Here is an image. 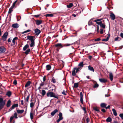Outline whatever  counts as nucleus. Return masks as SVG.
<instances>
[{"label": "nucleus", "instance_id": "680f3d73", "mask_svg": "<svg viewBox=\"0 0 123 123\" xmlns=\"http://www.w3.org/2000/svg\"><path fill=\"white\" fill-rule=\"evenodd\" d=\"M100 33L101 34H102L103 33V30L102 29H101L100 30Z\"/></svg>", "mask_w": 123, "mask_h": 123}, {"label": "nucleus", "instance_id": "9b49d317", "mask_svg": "<svg viewBox=\"0 0 123 123\" xmlns=\"http://www.w3.org/2000/svg\"><path fill=\"white\" fill-rule=\"evenodd\" d=\"M19 25L17 23L14 24L12 25V27L14 28L17 29L19 26Z\"/></svg>", "mask_w": 123, "mask_h": 123}, {"label": "nucleus", "instance_id": "f3484780", "mask_svg": "<svg viewBox=\"0 0 123 123\" xmlns=\"http://www.w3.org/2000/svg\"><path fill=\"white\" fill-rule=\"evenodd\" d=\"M110 37V34L109 33L108 34V36L107 37V38L106 39H102V41H105V42L108 41Z\"/></svg>", "mask_w": 123, "mask_h": 123}, {"label": "nucleus", "instance_id": "5701e85b", "mask_svg": "<svg viewBox=\"0 0 123 123\" xmlns=\"http://www.w3.org/2000/svg\"><path fill=\"white\" fill-rule=\"evenodd\" d=\"M31 83V82L30 81H28L26 82L25 86V87H27L30 85Z\"/></svg>", "mask_w": 123, "mask_h": 123}, {"label": "nucleus", "instance_id": "f257e3e1", "mask_svg": "<svg viewBox=\"0 0 123 123\" xmlns=\"http://www.w3.org/2000/svg\"><path fill=\"white\" fill-rule=\"evenodd\" d=\"M34 36L28 35L27 37V38L31 41V43L30 44V47H32L34 46L35 45Z\"/></svg>", "mask_w": 123, "mask_h": 123}, {"label": "nucleus", "instance_id": "de8ad7c7", "mask_svg": "<svg viewBox=\"0 0 123 123\" xmlns=\"http://www.w3.org/2000/svg\"><path fill=\"white\" fill-rule=\"evenodd\" d=\"M13 117H15L16 118H18V117L17 113L15 112L14 114V116H13Z\"/></svg>", "mask_w": 123, "mask_h": 123}, {"label": "nucleus", "instance_id": "a19ab883", "mask_svg": "<svg viewBox=\"0 0 123 123\" xmlns=\"http://www.w3.org/2000/svg\"><path fill=\"white\" fill-rule=\"evenodd\" d=\"M17 1L18 0H16L14 3H13L11 7L13 8L15 6V5L16 4V3L17 2Z\"/></svg>", "mask_w": 123, "mask_h": 123}, {"label": "nucleus", "instance_id": "393cba45", "mask_svg": "<svg viewBox=\"0 0 123 123\" xmlns=\"http://www.w3.org/2000/svg\"><path fill=\"white\" fill-rule=\"evenodd\" d=\"M51 68V66L49 65H48L46 66V69L47 70H49Z\"/></svg>", "mask_w": 123, "mask_h": 123}, {"label": "nucleus", "instance_id": "58836bf2", "mask_svg": "<svg viewBox=\"0 0 123 123\" xmlns=\"http://www.w3.org/2000/svg\"><path fill=\"white\" fill-rule=\"evenodd\" d=\"M30 93L29 95H28L27 97L26 98V99H25V101H26L27 102H28L29 101V97L30 96Z\"/></svg>", "mask_w": 123, "mask_h": 123}, {"label": "nucleus", "instance_id": "5fc2aeb1", "mask_svg": "<svg viewBox=\"0 0 123 123\" xmlns=\"http://www.w3.org/2000/svg\"><path fill=\"white\" fill-rule=\"evenodd\" d=\"M21 16H17V21H18L20 20L21 19Z\"/></svg>", "mask_w": 123, "mask_h": 123}, {"label": "nucleus", "instance_id": "79ce46f5", "mask_svg": "<svg viewBox=\"0 0 123 123\" xmlns=\"http://www.w3.org/2000/svg\"><path fill=\"white\" fill-rule=\"evenodd\" d=\"M121 38L119 37H117L115 38L114 40L115 41H119L121 40Z\"/></svg>", "mask_w": 123, "mask_h": 123}, {"label": "nucleus", "instance_id": "0eeeda50", "mask_svg": "<svg viewBox=\"0 0 123 123\" xmlns=\"http://www.w3.org/2000/svg\"><path fill=\"white\" fill-rule=\"evenodd\" d=\"M59 118L57 120V122L59 123L61 120H62L63 119L62 117V113L60 112L59 114Z\"/></svg>", "mask_w": 123, "mask_h": 123}, {"label": "nucleus", "instance_id": "aec40b11", "mask_svg": "<svg viewBox=\"0 0 123 123\" xmlns=\"http://www.w3.org/2000/svg\"><path fill=\"white\" fill-rule=\"evenodd\" d=\"M92 19H91L88 22V25L89 26L91 25H94V23H93V22L94 21H91V20H92Z\"/></svg>", "mask_w": 123, "mask_h": 123}, {"label": "nucleus", "instance_id": "8fccbe9b", "mask_svg": "<svg viewBox=\"0 0 123 123\" xmlns=\"http://www.w3.org/2000/svg\"><path fill=\"white\" fill-rule=\"evenodd\" d=\"M67 92H66L65 90H63V92H62V93L63 94L65 95H66L67 94Z\"/></svg>", "mask_w": 123, "mask_h": 123}, {"label": "nucleus", "instance_id": "6e6d98bb", "mask_svg": "<svg viewBox=\"0 0 123 123\" xmlns=\"http://www.w3.org/2000/svg\"><path fill=\"white\" fill-rule=\"evenodd\" d=\"M13 84L16 85L17 84V81L16 80H15L13 81Z\"/></svg>", "mask_w": 123, "mask_h": 123}, {"label": "nucleus", "instance_id": "c85d7f7f", "mask_svg": "<svg viewBox=\"0 0 123 123\" xmlns=\"http://www.w3.org/2000/svg\"><path fill=\"white\" fill-rule=\"evenodd\" d=\"M29 46L27 44L25 45L24 47L23 48V50L24 51H25L26 49L29 48Z\"/></svg>", "mask_w": 123, "mask_h": 123}, {"label": "nucleus", "instance_id": "2eb2a0df", "mask_svg": "<svg viewBox=\"0 0 123 123\" xmlns=\"http://www.w3.org/2000/svg\"><path fill=\"white\" fill-rule=\"evenodd\" d=\"M80 101L81 103L83 104V95L82 92H80Z\"/></svg>", "mask_w": 123, "mask_h": 123}, {"label": "nucleus", "instance_id": "412c9836", "mask_svg": "<svg viewBox=\"0 0 123 123\" xmlns=\"http://www.w3.org/2000/svg\"><path fill=\"white\" fill-rule=\"evenodd\" d=\"M84 65L83 62H81L78 64V66H79L78 67L80 68L81 69L83 67Z\"/></svg>", "mask_w": 123, "mask_h": 123}, {"label": "nucleus", "instance_id": "f8f14e48", "mask_svg": "<svg viewBox=\"0 0 123 123\" xmlns=\"http://www.w3.org/2000/svg\"><path fill=\"white\" fill-rule=\"evenodd\" d=\"M99 80L100 82L102 83H105L107 81V79L104 78H99Z\"/></svg>", "mask_w": 123, "mask_h": 123}, {"label": "nucleus", "instance_id": "4c0bfd02", "mask_svg": "<svg viewBox=\"0 0 123 123\" xmlns=\"http://www.w3.org/2000/svg\"><path fill=\"white\" fill-rule=\"evenodd\" d=\"M103 19V18H100V19H96L94 20V22H95L96 23L97 22H98V21H100L102 20Z\"/></svg>", "mask_w": 123, "mask_h": 123}, {"label": "nucleus", "instance_id": "b1692460", "mask_svg": "<svg viewBox=\"0 0 123 123\" xmlns=\"http://www.w3.org/2000/svg\"><path fill=\"white\" fill-rule=\"evenodd\" d=\"M88 69L90 71H92L93 72H94V70L93 68L92 67H91L90 66H89L88 67Z\"/></svg>", "mask_w": 123, "mask_h": 123}, {"label": "nucleus", "instance_id": "4468645a", "mask_svg": "<svg viewBox=\"0 0 123 123\" xmlns=\"http://www.w3.org/2000/svg\"><path fill=\"white\" fill-rule=\"evenodd\" d=\"M18 39V38L17 37H15L12 40V42L13 44H11V46H13L15 45V40H17Z\"/></svg>", "mask_w": 123, "mask_h": 123}, {"label": "nucleus", "instance_id": "774afa93", "mask_svg": "<svg viewBox=\"0 0 123 123\" xmlns=\"http://www.w3.org/2000/svg\"><path fill=\"white\" fill-rule=\"evenodd\" d=\"M120 82L122 83H123V78H122L120 80Z\"/></svg>", "mask_w": 123, "mask_h": 123}, {"label": "nucleus", "instance_id": "864d4df0", "mask_svg": "<svg viewBox=\"0 0 123 123\" xmlns=\"http://www.w3.org/2000/svg\"><path fill=\"white\" fill-rule=\"evenodd\" d=\"M14 117L11 116V117L10 119V122L11 123L12 122V121Z\"/></svg>", "mask_w": 123, "mask_h": 123}, {"label": "nucleus", "instance_id": "4be33fe9", "mask_svg": "<svg viewBox=\"0 0 123 123\" xmlns=\"http://www.w3.org/2000/svg\"><path fill=\"white\" fill-rule=\"evenodd\" d=\"M17 112L18 114H21L24 111V110H17Z\"/></svg>", "mask_w": 123, "mask_h": 123}, {"label": "nucleus", "instance_id": "7c9ffc66", "mask_svg": "<svg viewBox=\"0 0 123 123\" xmlns=\"http://www.w3.org/2000/svg\"><path fill=\"white\" fill-rule=\"evenodd\" d=\"M109 78L110 80L112 81L113 80V75L112 73H110L109 74Z\"/></svg>", "mask_w": 123, "mask_h": 123}, {"label": "nucleus", "instance_id": "338daca9", "mask_svg": "<svg viewBox=\"0 0 123 123\" xmlns=\"http://www.w3.org/2000/svg\"><path fill=\"white\" fill-rule=\"evenodd\" d=\"M120 36L122 38H123V33H121Z\"/></svg>", "mask_w": 123, "mask_h": 123}, {"label": "nucleus", "instance_id": "72a5a7b5", "mask_svg": "<svg viewBox=\"0 0 123 123\" xmlns=\"http://www.w3.org/2000/svg\"><path fill=\"white\" fill-rule=\"evenodd\" d=\"M31 51L30 49H27L25 52V53L26 55H27L29 54V53Z\"/></svg>", "mask_w": 123, "mask_h": 123}, {"label": "nucleus", "instance_id": "a878e982", "mask_svg": "<svg viewBox=\"0 0 123 123\" xmlns=\"http://www.w3.org/2000/svg\"><path fill=\"white\" fill-rule=\"evenodd\" d=\"M112 120L111 118L110 117H109L106 119V121L107 122H111Z\"/></svg>", "mask_w": 123, "mask_h": 123}, {"label": "nucleus", "instance_id": "bf43d9fd", "mask_svg": "<svg viewBox=\"0 0 123 123\" xmlns=\"http://www.w3.org/2000/svg\"><path fill=\"white\" fill-rule=\"evenodd\" d=\"M41 15L40 14H39V15H34V16L37 18H38L39 16H40Z\"/></svg>", "mask_w": 123, "mask_h": 123}, {"label": "nucleus", "instance_id": "a211bd4d", "mask_svg": "<svg viewBox=\"0 0 123 123\" xmlns=\"http://www.w3.org/2000/svg\"><path fill=\"white\" fill-rule=\"evenodd\" d=\"M58 111V110L57 109H55L51 113V115L52 116H54L55 114Z\"/></svg>", "mask_w": 123, "mask_h": 123}, {"label": "nucleus", "instance_id": "bb28decb", "mask_svg": "<svg viewBox=\"0 0 123 123\" xmlns=\"http://www.w3.org/2000/svg\"><path fill=\"white\" fill-rule=\"evenodd\" d=\"M11 101L10 100H9L7 103L6 104V106L7 107H9L11 105Z\"/></svg>", "mask_w": 123, "mask_h": 123}, {"label": "nucleus", "instance_id": "052dcab7", "mask_svg": "<svg viewBox=\"0 0 123 123\" xmlns=\"http://www.w3.org/2000/svg\"><path fill=\"white\" fill-rule=\"evenodd\" d=\"M101 111L103 113H105L106 112L104 108L102 109L101 110Z\"/></svg>", "mask_w": 123, "mask_h": 123}, {"label": "nucleus", "instance_id": "3c124183", "mask_svg": "<svg viewBox=\"0 0 123 123\" xmlns=\"http://www.w3.org/2000/svg\"><path fill=\"white\" fill-rule=\"evenodd\" d=\"M51 81L53 82V83H55L56 82V80L55 79L53 78L52 79Z\"/></svg>", "mask_w": 123, "mask_h": 123}, {"label": "nucleus", "instance_id": "6ab92c4d", "mask_svg": "<svg viewBox=\"0 0 123 123\" xmlns=\"http://www.w3.org/2000/svg\"><path fill=\"white\" fill-rule=\"evenodd\" d=\"M93 109L94 110H95L96 111L99 112L101 114V113H102V112H101L99 110L98 108V107H93Z\"/></svg>", "mask_w": 123, "mask_h": 123}, {"label": "nucleus", "instance_id": "c9c22d12", "mask_svg": "<svg viewBox=\"0 0 123 123\" xmlns=\"http://www.w3.org/2000/svg\"><path fill=\"white\" fill-rule=\"evenodd\" d=\"M112 111L113 112L114 115L115 116H117V112L115 109H112Z\"/></svg>", "mask_w": 123, "mask_h": 123}, {"label": "nucleus", "instance_id": "e433bc0d", "mask_svg": "<svg viewBox=\"0 0 123 123\" xmlns=\"http://www.w3.org/2000/svg\"><path fill=\"white\" fill-rule=\"evenodd\" d=\"M13 8L12 7H11L9 10L8 13L9 14H10L13 11Z\"/></svg>", "mask_w": 123, "mask_h": 123}, {"label": "nucleus", "instance_id": "c756f323", "mask_svg": "<svg viewBox=\"0 0 123 123\" xmlns=\"http://www.w3.org/2000/svg\"><path fill=\"white\" fill-rule=\"evenodd\" d=\"M79 83V82L77 83H75L74 84L73 87L75 88H77L78 86V85Z\"/></svg>", "mask_w": 123, "mask_h": 123}, {"label": "nucleus", "instance_id": "9d476101", "mask_svg": "<svg viewBox=\"0 0 123 123\" xmlns=\"http://www.w3.org/2000/svg\"><path fill=\"white\" fill-rule=\"evenodd\" d=\"M35 33L36 35L38 36L41 33V31L37 28L35 29L34 30Z\"/></svg>", "mask_w": 123, "mask_h": 123}, {"label": "nucleus", "instance_id": "f704fd0d", "mask_svg": "<svg viewBox=\"0 0 123 123\" xmlns=\"http://www.w3.org/2000/svg\"><path fill=\"white\" fill-rule=\"evenodd\" d=\"M6 95L8 97H10L12 94L11 92L10 91H8L6 93Z\"/></svg>", "mask_w": 123, "mask_h": 123}, {"label": "nucleus", "instance_id": "39448f33", "mask_svg": "<svg viewBox=\"0 0 123 123\" xmlns=\"http://www.w3.org/2000/svg\"><path fill=\"white\" fill-rule=\"evenodd\" d=\"M73 70L72 71V75L73 76H75L76 75V73L77 72L81 69V68L78 67L77 68L76 67L74 68Z\"/></svg>", "mask_w": 123, "mask_h": 123}, {"label": "nucleus", "instance_id": "603ef678", "mask_svg": "<svg viewBox=\"0 0 123 123\" xmlns=\"http://www.w3.org/2000/svg\"><path fill=\"white\" fill-rule=\"evenodd\" d=\"M87 118H86V121L87 122V123H88L90 122V119L88 117H86Z\"/></svg>", "mask_w": 123, "mask_h": 123}, {"label": "nucleus", "instance_id": "49530a36", "mask_svg": "<svg viewBox=\"0 0 123 123\" xmlns=\"http://www.w3.org/2000/svg\"><path fill=\"white\" fill-rule=\"evenodd\" d=\"M99 86V85L97 83L95 84L93 86V87L94 88H96L98 87Z\"/></svg>", "mask_w": 123, "mask_h": 123}, {"label": "nucleus", "instance_id": "cd10ccee", "mask_svg": "<svg viewBox=\"0 0 123 123\" xmlns=\"http://www.w3.org/2000/svg\"><path fill=\"white\" fill-rule=\"evenodd\" d=\"M18 104H14L11 107L13 109H14L15 107H18Z\"/></svg>", "mask_w": 123, "mask_h": 123}, {"label": "nucleus", "instance_id": "f03ea898", "mask_svg": "<svg viewBox=\"0 0 123 123\" xmlns=\"http://www.w3.org/2000/svg\"><path fill=\"white\" fill-rule=\"evenodd\" d=\"M73 44H66L65 45L63 46L62 45L61 43H58L55 45V47H56V50L57 51H59L60 49L63 46H67L72 45Z\"/></svg>", "mask_w": 123, "mask_h": 123}, {"label": "nucleus", "instance_id": "69168bd1", "mask_svg": "<svg viewBox=\"0 0 123 123\" xmlns=\"http://www.w3.org/2000/svg\"><path fill=\"white\" fill-rule=\"evenodd\" d=\"M110 105H108L107 107H105V108L106 109H109L110 108Z\"/></svg>", "mask_w": 123, "mask_h": 123}, {"label": "nucleus", "instance_id": "7ed1b4c3", "mask_svg": "<svg viewBox=\"0 0 123 123\" xmlns=\"http://www.w3.org/2000/svg\"><path fill=\"white\" fill-rule=\"evenodd\" d=\"M47 95L48 97H53L57 99H58V97L57 95L52 92H49L47 93Z\"/></svg>", "mask_w": 123, "mask_h": 123}, {"label": "nucleus", "instance_id": "473e14b6", "mask_svg": "<svg viewBox=\"0 0 123 123\" xmlns=\"http://www.w3.org/2000/svg\"><path fill=\"white\" fill-rule=\"evenodd\" d=\"M73 6V5L72 3H70L67 6V7L68 8H70L72 7Z\"/></svg>", "mask_w": 123, "mask_h": 123}, {"label": "nucleus", "instance_id": "423d86ee", "mask_svg": "<svg viewBox=\"0 0 123 123\" xmlns=\"http://www.w3.org/2000/svg\"><path fill=\"white\" fill-rule=\"evenodd\" d=\"M8 35V33L7 31L5 32L2 37V39L3 41H5L6 40Z\"/></svg>", "mask_w": 123, "mask_h": 123}, {"label": "nucleus", "instance_id": "ddd939ff", "mask_svg": "<svg viewBox=\"0 0 123 123\" xmlns=\"http://www.w3.org/2000/svg\"><path fill=\"white\" fill-rule=\"evenodd\" d=\"M110 16L111 20H114L115 18V16L114 14L113 13L111 12Z\"/></svg>", "mask_w": 123, "mask_h": 123}, {"label": "nucleus", "instance_id": "4d7b16f0", "mask_svg": "<svg viewBox=\"0 0 123 123\" xmlns=\"http://www.w3.org/2000/svg\"><path fill=\"white\" fill-rule=\"evenodd\" d=\"M119 116L122 119H123V113L120 114Z\"/></svg>", "mask_w": 123, "mask_h": 123}, {"label": "nucleus", "instance_id": "ea45409f", "mask_svg": "<svg viewBox=\"0 0 123 123\" xmlns=\"http://www.w3.org/2000/svg\"><path fill=\"white\" fill-rule=\"evenodd\" d=\"M45 16L46 17H52L53 16V15L52 14H47L45 15Z\"/></svg>", "mask_w": 123, "mask_h": 123}, {"label": "nucleus", "instance_id": "e2e57ef3", "mask_svg": "<svg viewBox=\"0 0 123 123\" xmlns=\"http://www.w3.org/2000/svg\"><path fill=\"white\" fill-rule=\"evenodd\" d=\"M83 109L84 111V113H86V108L84 107H83Z\"/></svg>", "mask_w": 123, "mask_h": 123}, {"label": "nucleus", "instance_id": "dca6fc26", "mask_svg": "<svg viewBox=\"0 0 123 123\" xmlns=\"http://www.w3.org/2000/svg\"><path fill=\"white\" fill-rule=\"evenodd\" d=\"M35 21L36 24L37 25H39L42 23V21L41 20H36Z\"/></svg>", "mask_w": 123, "mask_h": 123}, {"label": "nucleus", "instance_id": "0e129e2a", "mask_svg": "<svg viewBox=\"0 0 123 123\" xmlns=\"http://www.w3.org/2000/svg\"><path fill=\"white\" fill-rule=\"evenodd\" d=\"M11 40H12V39L10 37L8 39V40H7L8 42V43L10 42L11 41Z\"/></svg>", "mask_w": 123, "mask_h": 123}, {"label": "nucleus", "instance_id": "13d9d810", "mask_svg": "<svg viewBox=\"0 0 123 123\" xmlns=\"http://www.w3.org/2000/svg\"><path fill=\"white\" fill-rule=\"evenodd\" d=\"M101 40V39L100 38H98L94 39V41H98L100 40Z\"/></svg>", "mask_w": 123, "mask_h": 123}, {"label": "nucleus", "instance_id": "37998d69", "mask_svg": "<svg viewBox=\"0 0 123 123\" xmlns=\"http://www.w3.org/2000/svg\"><path fill=\"white\" fill-rule=\"evenodd\" d=\"M46 93V92L44 90H43L42 91V94L43 96H44L45 94Z\"/></svg>", "mask_w": 123, "mask_h": 123}, {"label": "nucleus", "instance_id": "2f4dec72", "mask_svg": "<svg viewBox=\"0 0 123 123\" xmlns=\"http://www.w3.org/2000/svg\"><path fill=\"white\" fill-rule=\"evenodd\" d=\"M107 105L105 103H102L100 104V106L102 108H105Z\"/></svg>", "mask_w": 123, "mask_h": 123}, {"label": "nucleus", "instance_id": "a18cd8bd", "mask_svg": "<svg viewBox=\"0 0 123 123\" xmlns=\"http://www.w3.org/2000/svg\"><path fill=\"white\" fill-rule=\"evenodd\" d=\"M30 117L31 119H32L33 118V113L31 112L30 113Z\"/></svg>", "mask_w": 123, "mask_h": 123}, {"label": "nucleus", "instance_id": "6e6552de", "mask_svg": "<svg viewBox=\"0 0 123 123\" xmlns=\"http://www.w3.org/2000/svg\"><path fill=\"white\" fill-rule=\"evenodd\" d=\"M96 24L98 25H100V26L103 29H105L106 26L105 24L102 23V21H99V22H97Z\"/></svg>", "mask_w": 123, "mask_h": 123}, {"label": "nucleus", "instance_id": "20e7f679", "mask_svg": "<svg viewBox=\"0 0 123 123\" xmlns=\"http://www.w3.org/2000/svg\"><path fill=\"white\" fill-rule=\"evenodd\" d=\"M6 101L3 100V99L0 97V111L3 107L5 105Z\"/></svg>", "mask_w": 123, "mask_h": 123}, {"label": "nucleus", "instance_id": "c03bdc74", "mask_svg": "<svg viewBox=\"0 0 123 123\" xmlns=\"http://www.w3.org/2000/svg\"><path fill=\"white\" fill-rule=\"evenodd\" d=\"M35 102H35L34 103H33V102L31 103L30 104V106L31 108H32L34 106Z\"/></svg>", "mask_w": 123, "mask_h": 123}, {"label": "nucleus", "instance_id": "1a4fd4ad", "mask_svg": "<svg viewBox=\"0 0 123 123\" xmlns=\"http://www.w3.org/2000/svg\"><path fill=\"white\" fill-rule=\"evenodd\" d=\"M6 49L4 46H0V54L4 53L6 51Z\"/></svg>", "mask_w": 123, "mask_h": 123}, {"label": "nucleus", "instance_id": "09e8293b", "mask_svg": "<svg viewBox=\"0 0 123 123\" xmlns=\"http://www.w3.org/2000/svg\"><path fill=\"white\" fill-rule=\"evenodd\" d=\"M31 31V30H30L29 29V30H27V31H24L22 33V34H24L25 33H27V32H29Z\"/></svg>", "mask_w": 123, "mask_h": 123}]
</instances>
